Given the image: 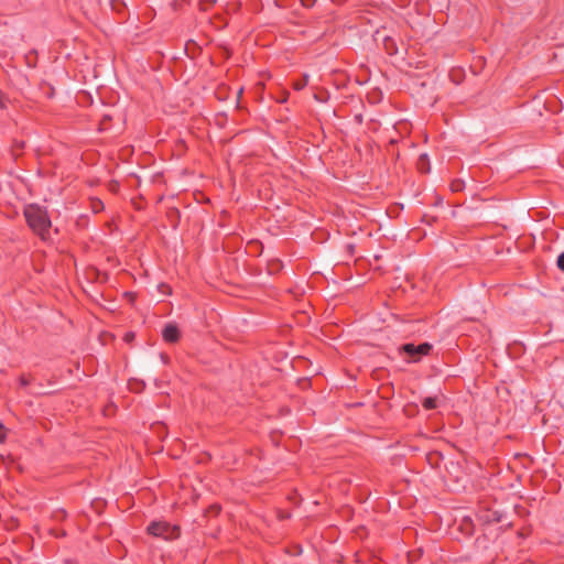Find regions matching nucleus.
<instances>
[{
  "mask_svg": "<svg viewBox=\"0 0 564 564\" xmlns=\"http://www.w3.org/2000/svg\"><path fill=\"white\" fill-rule=\"evenodd\" d=\"M24 216L32 231L46 239L52 226L47 210L37 204H30L24 208Z\"/></svg>",
  "mask_w": 564,
  "mask_h": 564,
  "instance_id": "f257e3e1",
  "label": "nucleus"
},
{
  "mask_svg": "<svg viewBox=\"0 0 564 564\" xmlns=\"http://www.w3.org/2000/svg\"><path fill=\"white\" fill-rule=\"evenodd\" d=\"M432 349V345L429 343H422L420 345L404 344L399 347V354L406 355V362H417L423 356H427Z\"/></svg>",
  "mask_w": 564,
  "mask_h": 564,
  "instance_id": "f03ea898",
  "label": "nucleus"
},
{
  "mask_svg": "<svg viewBox=\"0 0 564 564\" xmlns=\"http://www.w3.org/2000/svg\"><path fill=\"white\" fill-rule=\"evenodd\" d=\"M148 533L164 540H173L178 536L180 531L177 527H173L167 522L154 521L148 527Z\"/></svg>",
  "mask_w": 564,
  "mask_h": 564,
  "instance_id": "7ed1b4c3",
  "label": "nucleus"
},
{
  "mask_svg": "<svg viewBox=\"0 0 564 564\" xmlns=\"http://www.w3.org/2000/svg\"><path fill=\"white\" fill-rule=\"evenodd\" d=\"M162 336L165 341L175 343L180 337V333L174 324H167L162 332Z\"/></svg>",
  "mask_w": 564,
  "mask_h": 564,
  "instance_id": "20e7f679",
  "label": "nucleus"
},
{
  "mask_svg": "<svg viewBox=\"0 0 564 564\" xmlns=\"http://www.w3.org/2000/svg\"><path fill=\"white\" fill-rule=\"evenodd\" d=\"M419 170L422 173H427L430 171V162L427 154H421L417 162Z\"/></svg>",
  "mask_w": 564,
  "mask_h": 564,
  "instance_id": "39448f33",
  "label": "nucleus"
},
{
  "mask_svg": "<svg viewBox=\"0 0 564 564\" xmlns=\"http://www.w3.org/2000/svg\"><path fill=\"white\" fill-rule=\"evenodd\" d=\"M425 410H433L438 406V398L437 397H427L422 402Z\"/></svg>",
  "mask_w": 564,
  "mask_h": 564,
  "instance_id": "423d86ee",
  "label": "nucleus"
},
{
  "mask_svg": "<svg viewBox=\"0 0 564 564\" xmlns=\"http://www.w3.org/2000/svg\"><path fill=\"white\" fill-rule=\"evenodd\" d=\"M307 85V76H304L303 80L294 83V88L296 90H302Z\"/></svg>",
  "mask_w": 564,
  "mask_h": 564,
  "instance_id": "0eeeda50",
  "label": "nucleus"
},
{
  "mask_svg": "<svg viewBox=\"0 0 564 564\" xmlns=\"http://www.w3.org/2000/svg\"><path fill=\"white\" fill-rule=\"evenodd\" d=\"M557 267L564 271V251L557 258Z\"/></svg>",
  "mask_w": 564,
  "mask_h": 564,
  "instance_id": "6e6552de",
  "label": "nucleus"
},
{
  "mask_svg": "<svg viewBox=\"0 0 564 564\" xmlns=\"http://www.w3.org/2000/svg\"><path fill=\"white\" fill-rule=\"evenodd\" d=\"M160 290L163 294H170L171 293V288L166 284H161L160 285Z\"/></svg>",
  "mask_w": 564,
  "mask_h": 564,
  "instance_id": "1a4fd4ad",
  "label": "nucleus"
},
{
  "mask_svg": "<svg viewBox=\"0 0 564 564\" xmlns=\"http://www.w3.org/2000/svg\"><path fill=\"white\" fill-rule=\"evenodd\" d=\"M4 437H6V434H4V427L3 425L0 423V443H2L4 441Z\"/></svg>",
  "mask_w": 564,
  "mask_h": 564,
  "instance_id": "9d476101",
  "label": "nucleus"
},
{
  "mask_svg": "<svg viewBox=\"0 0 564 564\" xmlns=\"http://www.w3.org/2000/svg\"><path fill=\"white\" fill-rule=\"evenodd\" d=\"M2 107H3V94L0 90V108H2Z\"/></svg>",
  "mask_w": 564,
  "mask_h": 564,
  "instance_id": "9b49d317",
  "label": "nucleus"
},
{
  "mask_svg": "<svg viewBox=\"0 0 564 564\" xmlns=\"http://www.w3.org/2000/svg\"><path fill=\"white\" fill-rule=\"evenodd\" d=\"M21 384L26 386L28 381L24 378H21Z\"/></svg>",
  "mask_w": 564,
  "mask_h": 564,
  "instance_id": "f8f14e48",
  "label": "nucleus"
},
{
  "mask_svg": "<svg viewBox=\"0 0 564 564\" xmlns=\"http://www.w3.org/2000/svg\"><path fill=\"white\" fill-rule=\"evenodd\" d=\"M132 335H126L127 339H131Z\"/></svg>",
  "mask_w": 564,
  "mask_h": 564,
  "instance_id": "ddd939ff",
  "label": "nucleus"
},
{
  "mask_svg": "<svg viewBox=\"0 0 564 564\" xmlns=\"http://www.w3.org/2000/svg\"><path fill=\"white\" fill-rule=\"evenodd\" d=\"M132 335H126L127 339H131Z\"/></svg>",
  "mask_w": 564,
  "mask_h": 564,
  "instance_id": "4468645a",
  "label": "nucleus"
}]
</instances>
